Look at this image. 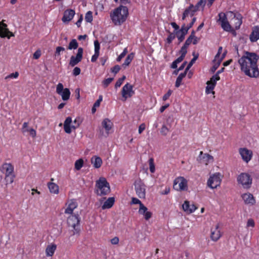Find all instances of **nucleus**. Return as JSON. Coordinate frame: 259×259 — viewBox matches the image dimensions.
Instances as JSON below:
<instances>
[{
    "label": "nucleus",
    "instance_id": "obj_1",
    "mask_svg": "<svg viewBox=\"0 0 259 259\" xmlns=\"http://www.w3.org/2000/svg\"><path fill=\"white\" fill-rule=\"evenodd\" d=\"M258 59L259 55L257 54L245 51L238 60L241 71L248 77L257 78L259 76V69L257 64Z\"/></svg>",
    "mask_w": 259,
    "mask_h": 259
},
{
    "label": "nucleus",
    "instance_id": "obj_2",
    "mask_svg": "<svg viewBox=\"0 0 259 259\" xmlns=\"http://www.w3.org/2000/svg\"><path fill=\"white\" fill-rule=\"evenodd\" d=\"M128 15V9L126 7L120 6L114 9L110 14V17L115 25H120L126 20Z\"/></svg>",
    "mask_w": 259,
    "mask_h": 259
},
{
    "label": "nucleus",
    "instance_id": "obj_3",
    "mask_svg": "<svg viewBox=\"0 0 259 259\" xmlns=\"http://www.w3.org/2000/svg\"><path fill=\"white\" fill-rule=\"evenodd\" d=\"M95 192L97 195L101 196L106 195L110 193V185L105 178L102 177L96 181Z\"/></svg>",
    "mask_w": 259,
    "mask_h": 259
},
{
    "label": "nucleus",
    "instance_id": "obj_4",
    "mask_svg": "<svg viewBox=\"0 0 259 259\" xmlns=\"http://www.w3.org/2000/svg\"><path fill=\"white\" fill-rule=\"evenodd\" d=\"M1 172L5 175V179L7 184L13 183L15 175L14 174V167L10 163H4L0 168Z\"/></svg>",
    "mask_w": 259,
    "mask_h": 259
},
{
    "label": "nucleus",
    "instance_id": "obj_5",
    "mask_svg": "<svg viewBox=\"0 0 259 259\" xmlns=\"http://www.w3.org/2000/svg\"><path fill=\"white\" fill-rule=\"evenodd\" d=\"M72 122L71 117H67L64 123V130L67 134H70L72 132V129L75 130L79 126L82 122L80 117H76L73 121V124L71 125Z\"/></svg>",
    "mask_w": 259,
    "mask_h": 259
},
{
    "label": "nucleus",
    "instance_id": "obj_6",
    "mask_svg": "<svg viewBox=\"0 0 259 259\" xmlns=\"http://www.w3.org/2000/svg\"><path fill=\"white\" fill-rule=\"evenodd\" d=\"M67 224L73 229L72 235L79 233L80 218L78 214L69 216L67 219Z\"/></svg>",
    "mask_w": 259,
    "mask_h": 259
},
{
    "label": "nucleus",
    "instance_id": "obj_7",
    "mask_svg": "<svg viewBox=\"0 0 259 259\" xmlns=\"http://www.w3.org/2000/svg\"><path fill=\"white\" fill-rule=\"evenodd\" d=\"M237 180L238 184H241L244 188L249 189L251 187L252 179L249 174L242 172L237 177Z\"/></svg>",
    "mask_w": 259,
    "mask_h": 259
},
{
    "label": "nucleus",
    "instance_id": "obj_8",
    "mask_svg": "<svg viewBox=\"0 0 259 259\" xmlns=\"http://www.w3.org/2000/svg\"><path fill=\"white\" fill-rule=\"evenodd\" d=\"M135 189L138 196L145 198L146 196V186L141 179L137 180L134 183Z\"/></svg>",
    "mask_w": 259,
    "mask_h": 259
},
{
    "label": "nucleus",
    "instance_id": "obj_9",
    "mask_svg": "<svg viewBox=\"0 0 259 259\" xmlns=\"http://www.w3.org/2000/svg\"><path fill=\"white\" fill-rule=\"evenodd\" d=\"M173 187L177 190H186L188 187L187 181L184 177H178L174 181Z\"/></svg>",
    "mask_w": 259,
    "mask_h": 259
},
{
    "label": "nucleus",
    "instance_id": "obj_10",
    "mask_svg": "<svg viewBox=\"0 0 259 259\" xmlns=\"http://www.w3.org/2000/svg\"><path fill=\"white\" fill-rule=\"evenodd\" d=\"M56 93L61 96L64 101L68 100L70 96V92L68 88L64 89L62 83H59L56 87Z\"/></svg>",
    "mask_w": 259,
    "mask_h": 259
},
{
    "label": "nucleus",
    "instance_id": "obj_11",
    "mask_svg": "<svg viewBox=\"0 0 259 259\" xmlns=\"http://www.w3.org/2000/svg\"><path fill=\"white\" fill-rule=\"evenodd\" d=\"M135 94L133 90V86L128 83L125 84L122 89L121 95L124 98L123 101H125L127 98L131 97Z\"/></svg>",
    "mask_w": 259,
    "mask_h": 259
},
{
    "label": "nucleus",
    "instance_id": "obj_12",
    "mask_svg": "<svg viewBox=\"0 0 259 259\" xmlns=\"http://www.w3.org/2000/svg\"><path fill=\"white\" fill-rule=\"evenodd\" d=\"M221 182V180L220 178V175L215 174L212 176L210 177L207 181V185L210 188L214 189L220 186Z\"/></svg>",
    "mask_w": 259,
    "mask_h": 259
},
{
    "label": "nucleus",
    "instance_id": "obj_13",
    "mask_svg": "<svg viewBox=\"0 0 259 259\" xmlns=\"http://www.w3.org/2000/svg\"><path fill=\"white\" fill-rule=\"evenodd\" d=\"M222 236L219 224L212 227L210 230V238L213 241H217Z\"/></svg>",
    "mask_w": 259,
    "mask_h": 259
},
{
    "label": "nucleus",
    "instance_id": "obj_14",
    "mask_svg": "<svg viewBox=\"0 0 259 259\" xmlns=\"http://www.w3.org/2000/svg\"><path fill=\"white\" fill-rule=\"evenodd\" d=\"M14 36L12 32H10L7 28V25L3 22H0V37L2 38L10 37Z\"/></svg>",
    "mask_w": 259,
    "mask_h": 259
},
{
    "label": "nucleus",
    "instance_id": "obj_15",
    "mask_svg": "<svg viewBox=\"0 0 259 259\" xmlns=\"http://www.w3.org/2000/svg\"><path fill=\"white\" fill-rule=\"evenodd\" d=\"M239 153L242 159L246 162H248L252 157V152L246 148H240Z\"/></svg>",
    "mask_w": 259,
    "mask_h": 259
},
{
    "label": "nucleus",
    "instance_id": "obj_16",
    "mask_svg": "<svg viewBox=\"0 0 259 259\" xmlns=\"http://www.w3.org/2000/svg\"><path fill=\"white\" fill-rule=\"evenodd\" d=\"M66 208L65 209L64 213L66 214H72L73 210L77 208L78 204L74 199L68 201L66 204Z\"/></svg>",
    "mask_w": 259,
    "mask_h": 259
},
{
    "label": "nucleus",
    "instance_id": "obj_17",
    "mask_svg": "<svg viewBox=\"0 0 259 259\" xmlns=\"http://www.w3.org/2000/svg\"><path fill=\"white\" fill-rule=\"evenodd\" d=\"M183 210L187 213L190 214L194 212L197 207L194 204H190V202L188 200L184 201L182 205Z\"/></svg>",
    "mask_w": 259,
    "mask_h": 259
},
{
    "label": "nucleus",
    "instance_id": "obj_18",
    "mask_svg": "<svg viewBox=\"0 0 259 259\" xmlns=\"http://www.w3.org/2000/svg\"><path fill=\"white\" fill-rule=\"evenodd\" d=\"M83 50H78V52L76 56H72L69 64L71 66H74L78 63L82 59Z\"/></svg>",
    "mask_w": 259,
    "mask_h": 259
},
{
    "label": "nucleus",
    "instance_id": "obj_19",
    "mask_svg": "<svg viewBox=\"0 0 259 259\" xmlns=\"http://www.w3.org/2000/svg\"><path fill=\"white\" fill-rule=\"evenodd\" d=\"M75 13L72 9H67L65 11L62 20L64 23L70 21L73 18Z\"/></svg>",
    "mask_w": 259,
    "mask_h": 259
},
{
    "label": "nucleus",
    "instance_id": "obj_20",
    "mask_svg": "<svg viewBox=\"0 0 259 259\" xmlns=\"http://www.w3.org/2000/svg\"><path fill=\"white\" fill-rule=\"evenodd\" d=\"M138 212L140 214L143 215L147 221L149 220L152 215V212L148 211V208L144 204L139 207Z\"/></svg>",
    "mask_w": 259,
    "mask_h": 259
},
{
    "label": "nucleus",
    "instance_id": "obj_21",
    "mask_svg": "<svg viewBox=\"0 0 259 259\" xmlns=\"http://www.w3.org/2000/svg\"><path fill=\"white\" fill-rule=\"evenodd\" d=\"M241 197L246 204L253 205L255 203V200L253 195L250 193H244Z\"/></svg>",
    "mask_w": 259,
    "mask_h": 259
},
{
    "label": "nucleus",
    "instance_id": "obj_22",
    "mask_svg": "<svg viewBox=\"0 0 259 259\" xmlns=\"http://www.w3.org/2000/svg\"><path fill=\"white\" fill-rule=\"evenodd\" d=\"M179 53L181 54V56L175 60L171 65V67L173 69L176 68L177 67L178 64L183 61L187 53V50H180Z\"/></svg>",
    "mask_w": 259,
    "mask_h": 259
},
{
    "label": "nucleus",
    "instance_id": "obj_23",
    "mask_svg": "<svg viewBox=\"0 0 259 259\" xmlns=\"http://www.w3.org/2000/svg\"><path fill=\"white\" fill-rule=\"evenodd\" d=\"M196 12V10L194 9V6L192 4H191L189 7L184 11L182 16V20H185L186 17H188L189 15L191 17L193 16Z\"/></svg>",
    "mask_w": 259,
    "mask_h": 259
},
{
    "label": "nucleus",
    "instance_id": "obj_24",
    "mask_svg": "<svg viewBox=\"0 0 259 259\" xmlns=\"http://www.w3.org/2000/svg\"><path fill=\"white\" fill-rule=\"evenodd\" d=\"M242 16L240 14H235L233 18L232 19V23H234V27L236 29H238L242 23Z\"/></svg>",
    "mask_w": 259,
    "mask_h": 259
},
{
    "label": "nucleus",
    "instance_id": "obj_25",
    "mask_svg": "<svg viewBox=\"0 0 259 259\" xmlns=\"http://www.w3.org/2000/svg\"><path fill=\"white\" fill-rule=\"evenodd\" d=\"M188 30L185 29V25L184 24L181 29L175 32L176 35L178 37L179 40L181 42L184 38L185 35L187 33Z\"/></svg>",
    "mask_w": 259,
    "mask_h": 259
},
{
    "label": "nucleus",
    "instance_id": "obj_26",
    "mask_svg": "<svg viewBox=\"0 0 259 259\" xmlns=\"http://www.w3.org/2000/svg\"><path fill=\"white\" fill-rule=\"evenodd\" d=\"M57 249V245L54 243L49 244L46 248V254L47 256H52Z\"/></svg>",
    "mask_w": 259,
    "mask_h": 259
},
{
    "label": "nucleus",
    "instance_id": "obj_27",
    "mask_svg": "<svg viewBox=\"0 0 259 259\" xmlns=\"http://www.w3.org/2000/svg\"><path fill=\"white\" fill-rule=\"evenodd\" d=\"M115 202V198L111 197L108 198L102 205V209H109L111 208Z\"/></svg>",
    "mask_w": 259,
    "mask_h": 259
},
{
    "label": "nucleus",
    "instance_id": "obj_28",
    "mask_svg": "<svg viewBox=\"0 0 259 259\" xmlns=\"http://www.w3.org/2000/svg\"><path fill=\"white\" fill-rule=\"evenodd\" d=\"M222 51L223 50H218V53L215 56L213 62H218L220 60V63H221L222 61L225 58L227 53L226 50H225L224 52H223Z\"/></svg>",
    "mask_w": 259,
    "mask_h": 259
},
{
    "label": "nucleus",
    "instance_id": "obj_29",
    "mask_svg": "<svg viewBox=\"0 0 259 259\" xmlns=\"http://www.w3.org/2000/svg\"><path fill=\"white\" fill-rule=\"evenodd\" d=\"M102 125L105 129L107 134L108 135L109 131L111 129L113 126L112 122L109 119L105 118L102 121Z\"/></svg>",
    "mask_w": 259,
    "mask_h": 259
},
{
    "label": "nucleus",
    "instance_id": "obj_30",
    "mask_svg": "<svg viewBox=\"0 0 259 259\" xmlns=\"http://www.w3.org/2000/svg\"><path fill=\"white\" fill-rule=\"evenodd\" d=\"M259 39V28L255 27L250 35V39L251 41H256Z\"/></svg>",
    "mask_w": 259,
    "mask_h": 259
},
{
    "label": "nucleus",
    "instance_id": "obj_31",
    "mask_svg": "<svg viewBox=\"0 0 259 259\" xmlns=\"http://www.w3.org/2000/svg\"><path fill=\"white\" fill-rule=\"evenodd\" d=\"M48 186L51 193L55 194L59 193V186L55 183L49 182L48 184Z\"/></svg>",
    "mask_w": 259,
    "mask_h": 259
},
{
    "label": "nucleus",
    "instance_id": "obj_32",
    "mask_svg": "<svg viewBox=\"0 0 259 259\" xmlns=\"http://www.w3.org/2000/svg\"><path fill=\"white\" fill-rule=\"evenodd\" d=\"M187 73V72L185 70L184 72L181 73L179 75L175 83V87L176 88H179L181 85L182 81L183 79L186 76Z\"/></svg>",
    "mask_w": 259,
    "mask_h": 259
},
{
    "label": "nucleus",
    "instance_id": "obj_33",
    "mask_svg": "<svg viewBox=\"0 0 259 259\" xmlns=\"http://www.w3.org/2000/svg\"><path fill=\"white\" fill-rule=\"evenodd\" d=\"M92 163L95 168H99L102 165V160L100 157H95L94 160L93 158L92 159Z\"/></svg>",
    "mask_w": 259,
    "mask_h": 259
},
{
    "label": "nucleus",
    "instance_id": "obj_34",
    "mask_svg": "<svg viewBox=\"0 0 259 259\" xmlns=\"http://www.w3.org/2000/svg\"><path fill=\"white\" fill-rule=\"evenodd\" d=\"M199 157L200 158L206 159V164H207V163L210 160H212L213 159V157L208 154L205 153V154H203L202 151H201L200 152Z\"/></svg>",
    "mask_w": 259,
    "mask_h": 259
},
{
    "label": "nucleus",
    "instance_id": "obj_35",
    "mask_svg": "<svg viewBox=\"0 0 259 259\" xmlns=\"http://www.w3.org/2000/svg\"><path fill=\"white\" fill-rule=\"evenodd\" d=\"M220 79V77L219 75H218V74H214L210 78L209 81H207V82L209 84H214L215 87L217 84V81Z\"/></svg>",
    "mask_w": 259,
    "mask_h": 259
},
{
    "label": "nucleus",
    "instance_id": "obj_36",
    "mask_svg": "<svg viewBox=\"0 0 259 259\" xmlns=\"http://www.w3.org/2000/svg\"><path fill=\"white\" fill-rule=\"evenodd\" d=\"M207 83V86L206 87V89H205V92L207 94H209L211 93H212V94H214V92L213 91V90L214 89V84H209L208 83Z\"/></svg>",
    "mask_w": 259,
    "mask_h": 259
},
{
    "label": "nucleus",
    "instance_id": "obj_37",
    "mask_svg": "<svg viewBox=\"0 0 259 259\" xmlns=\"http://www.w3.org/2000/svg\"><path fill=\"white\" fill-rule=\"evenodd\" d=\"M221 25L222 28L225 31H229L231 29V26L227 20L221 23Z\"/></svg>",
    "mask_w": 259,
    "mask_h": 259
},
{
    "label": "nucleus",
    "instance_id": "obj_38",
    "mask_svg": "<svg viewBox=\"0 0 259 259\" xmlns=\"http://www.w3.org/2000/svg\"><path fill=\"white\" fill-rule=\"evenodd\" d=\"M83 164V160L82 159L77 160L75 162V168L78 170L81 169Z\"/></svg>",
    "mask_w": 259,
    "mask_h": 259
},
{
    "label": "nucleus",
    "instance_id": "obj_39",
    "mask_svg": "<svg viewBox=\"0 0 259 259\" xmlns=\"http://www.w3.org/2000/svg\"><path fill=\"white\" fill-rule=\"evenodd\" d=\"M85 20L87 22L91 23L93 21V13L91 11H88L85 16Z\"/></svg>",
    "mask_w": 259,
    "mask_h": 259
},
{
    "label": "nucleus",
    "instance_id": "obj_40",
    "mask_svg": "<svg viewBox=\"0 0 259 259\" xmlns=\"http://www.w3.org/2000/svg\"><path fill=\"white\" fill-rule=\"evenodd\" d=\"M149 169L151 172L153 173L155 171V165L154 162V159L151 158L149 160Z\"/></svg>",
    "mask_w": 259,
    "mask_h": 259
},
{
    "label": "nucleus",
    "instance_id": "obj_41",
    "mask_svg": "<svg viewBox=\"0 0 259 259\" xmlns=\"http://www.w3.org/2000/svg\"><path fill=\"white\" fill-rule=\"evenodd\" d=\"M78 43L75 39H72L69 43L68 49H77Z\"/></svg>",
    "mask_w": 259,
    "mask_h": 259
},
{
    "label": "nucleus",
    "instance_id": "obj_42",
    "mask_svg": "<svg viewBox=\"0 0 259 259\" xmlns=\"http://www.w3.org/2000/svg\"><path fill=\"white\" fill-rule=\"evenodd\" d=\"M99 50H95V54L93 55L91 58V61L92 62H95L97 61L100 55Z\"/></svg>",
    "mask_w": 259,
    "mask_h": 259
},
{
    "label": "nucleus",
    "instance_id": "obj_43",
    "mask_svg": "<svg viewBox=\"0 0 259 259\" xmlns=\"http://www.w3.org/2000/svg\"><path fill=\"white\" fill-rule=\"evenodd\" d=\"M19 76V73L18 72H15V73H11L10 74L6 76L5 78L6 80H8L9 79L12 78H17Z\"/></svg>",
    "mask_w": 259,
    "mask_h": 259
},
{
    "label": "nucleus",
    "instance_id": "obj_44",
    "mask_svg": "<svg viewBox=\"0 0 259 259\" xmlns=\"http://www.w3.org/2000/svg\"><path fill=\"white\" fill-rule=\"evenodd\" d=\"M206 0H200L197 4L194 6V9L196 10V11L198 10L200 7H204Z\"/></svg>",
    "mask_w": 259,
    "mask_h": 259
},
{
    "label": "nucleus",
    "instance_id": "obj_45",
    "mask_svg": "<svg viewBox=\"0 0 259 259\" xmlns=\"http://www.w3.org/2000/svg\"><path fill=\"white\" fill-rule=\"evenodd\" d=\"M169 132V128L167 127L165 125H163L160 130L161 134L163 136H166Z\"/></svg>",
    "mask_w": 259,
    "mask_h": 259
},
{
    "label": "nucleus",
    "instance_id": "obj_46",
    "mask_svg": "<svg viewBox=\"0 0 259 259\" xmlns=\"http://www.w3.org/2000/svg\"><path fill=\"white\" fill-rule=\"evenodd\" d=\"M29 129L30 128H28V123L27 122H24L21 128L22 133L25 134L26 132H28Z\"/></svg>",
    "mask_w": 259,
    "mask_h": 259
},
{
    "label": "nucleus",
    "instance_id": "obj_47",
    "mask_svg": "<svg viewBox=\"0 0 259 259\" xmlns=\"http://www.w3.org/2000/svg\"><path fill=\"white\" fill-rule=\"evenodd\" d=\"M125 79V76H123L122 77L119 78L115 84V88H119L121 86V85L122 84V83H123V80Z\"/></svg>",
    "mask_w": 259,
    "mask_h": 259
},
{
    "label": "nucleus",
    "instance_id": "obj_48",
    "mask_svg": "<svg viewBox=\"0 0 259 259\" xmlns=\"http://www.w3.org/2000/svg\"><path fill=\"white\" fill-rule=\"evenodd\" d=\"M194 41V39L192 38L191 37H189L187 40H186L185 44L183 47L181 49H186L188 47L189 45L193 42Z\"/></svg>",
    "mask_w": 259,
    "mask_h": 259
},
{
    "label": "nucleus",
    "instance_id": "obj_49",
    "mask_svg": "<svg viewBox=\"0 0 259 259\" xmlns=\"http://www.w3.org/2000/svg\"><path fill=\"white\" fill-rule=\"evenodd\" d=\"M219 21L221 23H223L227 20L226 15L224 13H220L219 14Z\"/></svg>",
    "mask_w": 259,
    "mask_h": 259
},
{
    "label": "nucleus",
    "instance_id": "obj_50",
    "mask_svg": "<svg viewBox=\"0 0 259 259\" xmlns=\"http://www.w3.org/2000/svg\"><path fill=\"white\" fill-rule=\"evenodd\" d=\"M213 63H214V65L211 68V69H210V71L212 73H213L215 71V70L218 68V67H219V66L221 64L220 60L218 62H213Z\"/></svg>",
    "mask_w": 259,
    "mask_h": 259
},
{
    "label": "nucleus",
    "instance_id": "obj_51",
    "mask_svg": "<svg viewBox=\"0 0 259 259\" xmlns=\"http://www.w3.org/2000/svg\"><path fill=\"white\" fill-rule=\"evenodd\" d=\"M113 78H108L107 79H105L103 81V84L105 88L107 87L109 84L112 82L113 80Z\"/></svg>",
    "mask_w": 259,
    "mask_h": 259
},
{
    "label": "nucleus",
    "instance_id": "obj_52",
    "mask_svg": "<svg viewBox=\"0 0 259 259\" xmlns=\"http://www.w3.org/2000/svg\"><path fill=\"white\" fill-rule=\"evenodd\" d=\"M132 203L134 204H139V206H141L142 204H143L142 202L137 198L133 197L132 198Z\"/></svg>",
    "mask_w": 259,
    "mask_h": 259
},
{
    "label": "nucleus",
    "instance_id": "obj_53",
    "mask_svg": "<svg viewBox=\"0 0 259 259\" xmlns=\"http://www.w3.org/2000/svg\"><path fill=\"white\" fill-rule=\"evenodd\" d=\"M120 70V67L118 65H115L113 68L111 69V71L114 74L117 73Z\"/></svg>",
    "mask_w": 259,
    "mask_h": 259
},
{
    "label": "nucleus",
    "instance_id": "obj_54",
    "mask_svg": "<svg viewBox=\"0 0 259 259\" xmlns=\"http://www.w3.org/2000/svg\"><path fill=\"white\" fill-rule=\"evenodd\" d=\"M176 34L173 33H170L168 36L167 38V42L170 44L171 41L175 38Z\"/></svg>",
    "mask_w": 259,
    "mask_h": 259
},
{
    "label": "nucleus",
    "instance_id": "obj_55",
    "mask_svg": "<svg viewBox=\"0 0 259 259\" xmlns=\"http://www.w3.org/2000/svg\"><path fill=\"white\" fill-rule=\"evenodd\" d=\"M171 93L172 91L170 90H169L168 92L166 94H165L162 97V100L164 101L167 100L171 95Z\"/></svg>",
    "mask_w": 259,
    "mask_h": 259
},
{
    "label": "nucleus",
    "instance_id": "obj_56",
    "mask_svg": "<svg viewBox=\"0 0 259 259\" xmlns=\"http://www.w3.org/2000/svg\"><path fill=\"white\" fill-rule=\"evenodd\" d=\"M195 61L196 59L193 58L188 64L187 67L185 69V71L188 72V71L190 69V68L191 67V66L193 65V64L195 63Z\"/></svg>",
    "mask_w": 259,
    "mask_h": 259
},
{
    "label": "nucleus",
    "instance_id": "obj_57",
    "mask_svg": "<svg viewBox=\"0 0 259 259\" xmlns=\"http://www.w3.org/2000/svg\"><path fill=\"white\" fill-rule=\"evenodd\" d=\"M41 55L40 50H37L33 54V58L35 59H38Z\"/></svg>",
    "mask_w": 259,
    "mask_h": 259
},
{
    "label": "nucleus",
    "instance_id": "obj_58",
    "mask_svg": "<svg viewBox=\"0 0 259 259\" xmlns=\"http://www.w3.org/2000/svg\"><path fill=\"white\" fill-rule=\"evenodd\" d=\"M255 224L254 221L252 219H250L247 221V227H252L253 228L254 227Z\"/></svg>",
    "mask_w": 259,
    "mask_h": 259
},
{
    "label": "nucleus",
    "instance_id": "obj_59",
    "mask_svg": "<svg viewBox=\"0 0 259 259\" xmlns=\"http://www.w3.org/2000/svg\"><path fill=\"white\" fill-rule=\"evenodd\" d=\"M127 53V50H123V52L117 58V61L119 62L123 58Z\"/></svg>",
    "mask_w": 259,
    "mask_h": 259
},
{
    "label": "nucleus",
    "instance_id": "obj_60",
    "mask_svg": "<svg viewBox=\"0 0 259 259\" xmlns=\"http://www.w3.org/2000/svg\"><path fill=\"white\" fill-rule=\"evenodd\" d=\"M80 71L81 70L80 68L75 67L73 70V75L74 76H77L80 74Z\"/></svg>",
    "mask_w": 259,
    "mask_h": 259
},
{
    "label": "nucleus",
    "instance_id": "obj_61",
    "mask_svg": "<svg viewBox=\"0 0 259 259\" xmlns=\"http://www.w3.org/2000/svg\"><path fill=\"white\" fill-rule=\"evenodd\" d=\"M196 20V18L194 17L192 19L191 22L187 27L185 26V29H186L188 31V30L192 27V26L195 22Z\"/></svg>",
    "mask_w": 259,
    "mask_h": 259
},
{
    "label": "nucleus",
    "instance_id": "obj_62",
    "mask_svg": "<svg viewBox=\"0 0 259 259\" xmlns=\"http://www.w3.org/2000/svg\"><path fill=\"white\" fill-rule=\"evenodd\" d=\"M190 37H191L192 38L194 39V41H193V43L194 44H196L197 42V37H195V31L194 30H193L190 34V35L189 36Z\"/></svg>",
    "mask_w": 259,
    "mask_h": 259
},
{
    "label": "nucleus",
    "instance_id": "obj_63",
    "mask_svg": "<svg viewBox=\"0 0 259 259\" xmlns=\"http://www.w3.org/2000/svg\"><path fill=\"white\" fill-rule=\"evenodd\" d=\"M28 132H29L30 135L33 137L34 138L36 137V132L35 130H34L33 128H30L28 131Z\"/></svg>",
    "mask_w": 259,
    "mask_h": 259
},
{
    "label": "nucleus",
    "instance_id": "obj_64",
    "mask_svg": "<svg viewBox=\"0 0 259 259\" xmlns=\"http://www.w3.org/2000/svg\"><path fill=\"white\" fill-rule=\"evenodd\" d=\"M119 242V238L117 237H115L111 240V243L113 245H116Z\"/></svg>",
    "mask_w": 259,
    "mask_h": 259
}]
</instances>
